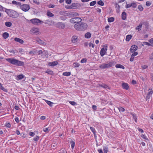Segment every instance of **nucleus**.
<instances>
[{
  "label": "nucleus",
  "instance_id": "nucleus-1",
  "mask_svg": "<svg viewBox=\"0 0 153 153\" xmlns=\"http://www.w3.org/2000/svg\"><path fill=\"white\" fill-rule=\"evenodd\" d=\"M7 61L13 65L17 66H22L24 65V63L13 58H8L6 59Z\"/></svg>",
  "mask_w": 153,
  "mask_h": 153
},
{
  "label": "nucleus",
  "instance_id": "nucleus-2",
  "mask_svg": "<svg viewBox=\"0 0 153 153\" xmlns=\"http://www.w3.org/2000/svg\"><path fill=\"white\" fill-rule=\"evenodd\" d=\"M74 27L75 29L78 31H84L86 30L88 27L86 23L82 22L81 24H76L74 25Z\"/></svg>",
  "mask_w": 153,
  "mask_h": 153
},
{
  "label": "nucleus",
  "instance_id": "nucleus-3",
  "mask_svg": "<svg viewBox=\"0 0 153 153\" xmlns=\"http://www.w3.org/2000/svg\"><path fill=\"white\" fill-rule=\"evenodd\" d=\"M5 12L9 16L13 18H17L19 16V14L18 13L12 10L6 9L5 10Z\"/></svg>",
  "mask_w": 153,
  "mask_h": 153
},
{
  "label": "nucleus",
  "instance_id": "nucleus-4",
  "mask_svg": "<svg viewBox=\"0 0 153 153\" xmlns=\"http://www.w3.org/2000/svg\"><path fill=\"white\" fill-rule=\"evenodd\" d=\"M116 63V62L112 61L109 62L108 63L101 65L99 67L101 69H105L109 68L114 66Z\"/></svg>",
  "mask_w": 153,
  "mask_h": 153
},
{
  "label": "nucleus",
  "instance_id": "nucleus-5",
  "mask_svg": "<svg viewBox=\"0 0 153 153\" xmlns=\"http://www.w3.org/2000/svg\"><path fill=\"white\" fill-rule=\"evenodd\" d=\"M102 48L101 49L100 54L101 56H103L106 53L108 49V46L107 44L102 45Z\"/></svg>",
  "mask_w": 153,
  "mask_h": 153
},
{
  "label": "nucleus",
  "instance_id": "nucleus-6",
  "mask_svg": "<svg viewBox=\"0 0 153 153\" xmlns=\"http://www.w3.org/2000/svg\"><path fill=\"white\" fill-rule=\"evenodd\" d=\"M82 19L79 17H75L71 19L70 20V22L72 23H77L82 21Z\"/></svg>",
  "mask_w": 153,
  "mask_h": 153
},
{
  "label": "nucleus",
  "instance_id": "nucleus-7",
  "mask_svg": "<svg viewBox=\"0 0 153 153\" xmlns=\"http://www.w3.org/2000/svg\"><path fill=\"white\" fill-rule=\"evenodd\" d=\"M30 33L31 34L37 35L39 33V30L38 28L33 27L30 30Z\"/></svg>",
  "mask_w": 153,
  "mask_h": 153
},
{
  "label": "nucleus",
  "instance_id": "nucleus-8",
  "mask_svg": "<svg viewBox=\"0 0 153 153\" xmlns=\"http://www.w3.org/2000/svg\"><path fill=\"white\" fill-rule=\"evenodd\" d=\"M20 9L25 12L27 11L30 9V6L27 4H23L20 6Z\"/></svg>",
  "mask_w": 153,
  "mask_h": 153
},
{
  "label": "nucleus",
  "instance_id": "nucleus-9",
  "mask_svg": "<svg viewBox=\"0 0 153 153\" xmlns=\"http://www.w3.org/2000/svg\"><path fill=\"white\" fill-rule=\"evenodd\" d=\"M31 23L34 25H38L39 23L42 22H43L38 19H33L30 20Z\"/></svg>",
  "mask_w": 153,
  "mask_h": 153
},
{
  "label": "nucleus",
  "instance_id": "nucleus-10",
  "mask_svg": "<svg viewBox=\"0 0 153 153\" xmlns=\"http://www.w3.org/2000/svg\"><path fill=\"white\" fill-rule=\"evenodd\" d=\"M33 39L36 41L40 45H46V43L45 42L42 41L39 37L34 38H33Z\"/></svg>",
  "mask_w": 153,
  "mask_h": 153
},
{
  "label": "nucleus",
  "instance_id": "nucleus-11",
  "mask_svg": "<svg viewBox=\"0 0 153 153\" xmlns=\"http://www.w3.org/2000/svg\"><path fill=\"white\" fill-rule=\"evenodd\" d=\"M79 40L78 37L76 36H73L71 39V42L74 43H76Z\"/></svg>",
  "mask_w": 153,
  "mask_h": 153
},
{
  "label": "nucleus",
  "instance_id": "nucleus-12",
  "mask_svg": "<svg viewBox=\"0 0 153 153\" xmlns=\"http://www.w3.org/2000/svg\"><path fill=\"white\" fill-rule=\"evenodd\" d=\"M138 47L137 46L135 45H132L130 49V51L131 53H133L137 49Z\"/></svg>",
  "mask_w": 153,
  "mask_h": 153
},
{
  "label": "nucleus",
  "instance_id": "nucleus-13",
  "mask_svg": "<svg viewBox=\"0 0 153 153\" xmlns=\"http://www.w3.org/2000/svg\"><path fill=\"white\" fill-rule=\"evenodd\" d=\"M138 53L137 52H134L131 55V57L130 59V61L131 62H133L134 60V57L138 55Z\"/></svg>",
  "mask_w": 153,
  "mask_h": 153
},
{
  "label": "nucleus",
  "instance_id": "nucleus-14",
  "mask_svg": "<svg viewBox=\"0 0 153 153\" xmlns=\"http://www.w3.org/2000/svg\"><path fill=\"white\" fill-rule=\"evenodd\" d=\"M57 27L61 29H64L65 27V25L62 22H58L56 24Z\"/></svg>",
  "mask_w": 153,
  "mask_h": 153
},
{
  "label": "nucleus",
  "instance_id": "nucleus-15",
  "mask_svg": "<svg viewBox=\"0 0 153 153\" xmlns=\"http://www.w3.org/2000/svg\"><path fill=\"white\" fill-rule=\"evenodd\" d=\"M122 86L123 89L126 90H128L129 88L128 84L125 82H123L122 83Z\"/></svg>",
  "mask_w": 153,
  "mask_h": 153
},
{
  "label": "nucleus",
  "instance_id": "nucleus-16",
  "mask_svg": "<svg viewBox=\"0 0 153 153\" xmlns=\"http://www.w3.org/2000/svg\"><path fill=\"white\" fill-rule=\"evenodd\" d=\"M24 77L25 76L23 74H21L17 75L16 78V79L18 81L23 79L24 78Z\"/></svg>",
  "mask_w": 153,
  "mask_h": 153
},
{
  "label": "nucleus",
  "instance_id": "nucleus-17",
  "mask_svg": "<svg viewBox=\"0 0 153 153\" xmlns=\"http://www.w3.org/2000/svg\"><path fill=\"white\" fill-rule=\"evenodd\" d=\"M14 40L15 41L19 42L21 44H23L24 43V41L22 39L18 38H15L14 39Z\"/></svg>",
  "mask_w": 153,
  "mask_h": 153
},
{
  "label": "nucleus",
  "instance_id": "nucleus-18",
  "mask_svg": "<svg viewBox=\"0 0 153 153\" xmlns=\"http://www.w3.org/2000/svg\"><path fill=\"white\" fill-rule=\"evenodd\" d=\"M58 64V62L54 61L52 62H50L48 63V65L50 66H54L57 65Z\"/></svg>",
  "mask_w": 153,
  "mask_h": 153
},
{
  "label": "nucleus",
  "instance_id": "nucleus-19",
  "mask_svg": "<svg viewBox=\"0 0 153 153\" xmlns=\"http://www.w3.org/2000/svg\"><path fill=\"white\" fill-rule=\"evenodd\" d=\"M91 34L89 32L86 33L85 34V37L86 39H89L91 37Z\"/></svg>",
  "mask_w": 153,
  "mask_h": 153
},
{
  "label": "nucleus",
  "instance_id": "nucleus-20",
  "mask_svg": "<svg viewBox=\"0 0 153 153\" xmlns=\"http://www.w3.org/2000/svg\"><path fill=\"white\" fill-rule=\"evenodd\" d=\"M126 18V13L125 12H123L122 14V19L123 20H125Z\"/></svg>",
  "mask_w": 153,
  "mask_h": 153
},
{
  "label": "nucleus",
  "instance_id": "nucleus-21",
  "mask_svg": "<svg viewBox=\"0 0 153 153\" xmlns=\"http://www.w3.org/2000/svg\"><path fill=\"white\" fill-rule=\"evenodd\" d=\"M132 36L131 35H128L126 36V40L127 42L129 41L131 39Z\"/></svg>",
  "mask_w": 153,
  "mask_h": 153
},
{
  "label": "nucleus",
  "instance_id": "nucleus-22",
  "mask_svg": "<svg viewBox=\"0 0 153 153\" xmlns=\"http://www.w3.org/2000/svg\"><path fill=\"white\" fill-rule=\"evenodd\" d=\"M100 86L104 88L110 89V88L105 84H103L102 85H100Z\"/></svg>",
  "mask_w": 153,
  "mask_h": 153
},
{
  "label": "nucleus",
  "instance_id": "nucleus-23",
  "mask_svg": "<svg viewBox=\"0 0 153 153\" xmlns=\"http://www.w3.org/2000/svg\"><path fill=\"white\" fill-rule=\"evenodd\" d=\"M51 127L49 126L48 128H44L43 129V131L45 132H48L51 129Z\"/></svg>",
  "mask_w": 153,
  "mask_h": 153
},
{
  "label": "nucleus",
  "instance_id": "nucleus-24",
  "mask_svg": "<svg viewBox=\"0 0 153 153\" xmlns=\"http://www.w3.org/2000/svg\"><path fill=\"white\" fill-rule=\"evenodd\" d=\"M115 67L117 68H122L123 69H125L124 67L123 66V65H121V64H117L115 65Z\"/></svg>",
  "mask_w": 153,
  "mask_h": 153
},
{
  "label": "nucleus",
  "instance_id": "nucleus-25",
  "mask_svg": "<svg viewBox=\"0 0 153 153\" xmlns=\"http://www.w3.org/2000/svg\"><path fill=\"white\" fill-rule=\"evenodd\" d=\"M9 35L8 33L4 32L3 33L2 36L4 39H6L8 37Z\"/></svg>",
  "mask_w": 153,
  "mask_h": 153
},
{
  "label": "nucleus",
  "instance_id": "nucleus-26",
  "mask_svg": "<svg viewBox=\"0 0 153 153\" xmlns=\"http://www.w3.org/2000/svg\"><path fill=\"white\" fill-rule=\"evenodd\" d=\"M142 24L141 23H140L139 25L136 27L135 29L136 30H138V31H139L141 30L142 28Z\"/></svg>",
  "mask_w": 153,
  "mask_h": 153
},
{
  "label": "nucleus",
  "instance_id": "nucleus-27",
  "mask_svg": "<svg viewBox=\"0 0 153 153\" xmlns=\"http://www.w3.org/2000/svg\"><path fill=\"white\" fill-rule=\"evenodd\" d=\"M5 25L7 27H10L12 26V23L9 22H5Z\"/></svg>",
  "mask_w": 153,
  "mask_h": 153
},
{
  "label": "nucleus",
  "instance_id": "nucleus-28",
  "mask_svg": "<svg viewBox=\"0 0 153 153\" xmlns=\"http://www.w3.org/2000/svg\"><path fill=\"white\" fill-rule=\"evenodd\" d=\"M71 74V73L70 72H63V73L62 75L63 76H70Z\"/></svg>",
  "mask_w": 153,
  "mask_h": 153
},
{
  "label": "nucleus",
  "instance_id": "nucleus-29",
  "mask_svg": "<svg viewBox=\"0 0 153 153\" xmlns=\"http://www.w3.org/2000/svg\"><path fill=\"white\" fill-rule=\"evenodd\" d=\"M114 20V19L113 17L108 18V22H113Z\"/></svg>",
  "mask_w": 153,
  "mask_h": 153
},
{
  "label": "nucleus",
  "instance_id": "nucleus-30",
  "mask_svg": "<svg viewBox=\"0 0 153 153\" xmlns=\"http://www.w3.org/2000/svg\"><path fill=\"white\" fill-rule=\"evenodd\" d=\"M90 129L91 130V131L93 132V133L94 134V136H95L96 135V130H95V128L93 127H90Z\"/></svg>",
  "mask_w": 153,
  "mask_h": 153
},
{
  "label": "nucleus",
  "instance_id": "nucleus-31",
  "mask_svg": "<svg viewBox=\"0 0 153 153\" xmlns=\"http://www.w3.org/2000/svg\"><path fill=\"white\" fill-rule=\"evenodd\" d=\"M5 126L6 127L9 128H10L11 127V124L9 122H8L6 123Z\"/></svg>",
  "mask_w": 153,
  "mask_h": 153
},
{
  "label": "nucleus",
  "instance_id": "nucleus-32",
  "mask_svg": "<svg viewBox=\"0 0 153 153\" xmlns=\"http://www.w3.org/2000/svg\"><path fill=\"white\" fill-rule=\"evenodd\" d=\"M47 15L49 17H52L54 16V14L51 12L50 11H48L47 13Z\"/></svg>",
  "mask_w": 153,
  "mask_h": 153
},
{
  "label": "nucleus",
  "instance_id": "nucleus-33",
  "mask_svg": "<svg viewBox=\"0 0 153 153\" xmlns=\"http://www.w3.org/2000/svg\"><path fill=\"white\" fill-rule=\"evenodd\" d=\"M70 144L71 145V148L72 149H74L75 146V142L71 140L70 142Z\"/></svg>",
  "mask_w": 153,
  "mask_h": 153
},
{
  "label": "nucleus",
  "instance_id": "nucleus-34",
  "mask_svg": "<svg viewBox=\"0 0 153 153\" xmlns=\"http://www.w3.org/2000/svg\"><path fill=\"white\" fill-rule=\"evenodd\" d=\"M45 72L48 73V74H50L52 75L53 74V71L50 70L48 69L45 71Z\"/></svg>",
  "mask_w": 153,
  "mask_h": 153
},
{
  "label": "nucleus",
  "instance_id": "nucleus-35",
  "mask_svg": "<svg viewBox=\"0 0 153 153\" xmlns=\"http://www.w3.org/2000/svg\"><path fill=\"white\" fill-rule=\"evenodd\" d=\"M45 102L46 103L49 105L50 106H52V104H53V103L51 102L50 101L48 100H45Z\"/></svg>",
  "mask_w": 153,
  "mask_h": 153
},
{
  "label": "nucleus",
  "instance_id": "nucleus-36",
  "mask_svg": "<svg viewBox=\"0 0 153 153\" xmlns=\"http://www.w3.org/2000/svg\"><path fill=\"white\" fill-rule=\"evenodd\" d=\"M97 4L101 6H103L104 5V3L102 0H100L97 2Z\"/></svg>",
  "mask_w": 153,
  "mask_h": 153
},
{
  "label": "nucleus",
  "instance_id": "nucleus-37",
  "mask_svg": "<svg viewBox=\"0 0 153 153\" xmlns=\"http://www.w3.org/2000/svg\"><path fill=\"white\" fill-rule=\"evenodd\" d=\"M0 88L3 91H4L5 92H7V90L4 87H3L2 85L0 83Z\"/></svg>",
  "mask_w": 153,
  "mask_h": 153
},
{
  "label": "nucleus",
  "instance_id": "nucleus-38",
  "mask_svg": "<svg viewBox=\"0 0 153 153\" xmlns=\"http://www.w3.org/2000/svg\"><path fill=\"white\" fill-rule=\"evenodd\" d=\"M138 9L139 10L141 11L143 10V8L141 5H139L138 6Z\"/></svg>",
  "mask_w": 153,
  "mask_h": 153
},
{
  "label": "nucleus",
  "instance_id": "nucleus-39",
  "mask_svg": "<svg viewBox=\"0 0 153 153\" xmlns=\"http://www.w3.org/2000/svg\"><path fill=\"white\" fill-rule=\"evenodd\" d=\"M103 150L104 153H107L108 152V148L107 147H104Z\"/></svg>",
  "mask_w": 153,
  "mask_h": 153
},
{
  "label": "nucleus",
  "instance_id": "nucleus-40",
  "mask_svg": "<svg viewBox=\"0 0 153 153\" xmlns=\"http://www.w3.org/2000/svg\"><path fill=\"white\" fill-rule=\"evenodd\" d=\"M87 59L86 58H83L80 61V62L82 63H86L87 62Z\"/></svg>",
  "mask_w": 153,
  "mask_h": 153
},
{
  "label": "nucleus",
  "instance_id": "nucleus-41",
  "mask_svg": "<svg viewBox=\"0 0 153 153\" xmlns=\"http://www.w3.org/2000/svg\"><path fill=\"white\" fill-rule=\"evenodd\" d=\"M131 6L133 8H135L137 7V4L134 2L132 3L131 4Z\"/></svg>",
  "mask_w": 153,
  "mask_h": 153
},
{
  "label": "nucleus",
  "instance_id": "nucleus-42",
  "mask_svg": "<svg viewBox=\"0 0 153 153\" xmlns=\"http://www.w3.org/2000/svg\"><path fill=\"white\" fill-rule=\"evenodd\" d=\"M143 44L142 45V46H143L144 45H146L148 46H151V45L150 43H148L147 42H143Z\"/></svg>",
  "mask_w": 153,
  "mask_h": 153
},
{
  "label": "nucleus",
  "instance_id": "nucleus-43",
  "mask_svg": "<svg viewBox=\"0 0 153 153\" xmlns=\"http://www.w3.org/2000/svg\"><path fill=\"white\" fill-rule=\"evenodd\" d=\"M149 90H150V91L148 93L151 96L153 93V89H152L151 88H149Z\"/></svg>",
  "mask_w": 153,
  "mask_h": 153
},
{
  "label": "nucleus",
  "instance_id": "nucleus-44",
  "mask_svg": "<svg viewBox=\"0 0 153 153\" xmlns=\"http://www.w3.org/2000/svg\"><path fill=\"white\" fill-rule=\"evenodd\" d=\"M96 3V1H93L91 2L90 3V5L91 6L94 5Z\"/></svg>",
  "mask_w": 153,
  "mask_h": 153
},
{
  "label": "nucleus",
  "instance_id": "nucleus-45",
  "mask_svg": "<svg viewBox=\"0 0 153 153\" xmlns=\"http://www.w3.org/2000/svg\"><path fill=\"white\" fill-rule=\"evenodd\" d=\"M73 65L75 67H78L79 66L80 64L79 63L77 62H75L74 63Z\"/></svg>",
  "mask_w": 153,
  "mask_h": 153
},
{
  "label": "nucleus",
  "instance_id": "nucleus-46",
  "mask_svg": "<svg viewBox=\"0 0 153 153\" xmlns=\"http://www.w3.org/2000/svg\"><path fill=\"white\" fill-rule=\"evenodd\" d=\"M39 137L38 136H36L34 138L33 140L35 141H37L39 140Z\"/></svg>",
  "mask_w": 153,
  "mask_h": 153
},
{
  "label": "nucleus",
  "instance_id": "nucleus-47",
  "mask_svg": "<svg viewBox=\"0 0 153 153\" xmlns=\"http://www.w3.org/2000/svg\"><path fill=\"white\" fill-rule=\"evenodd\" d=\"M118 109L120 112H124L125 110V109L122 107H119Z\"/></svg>",
  "mask_w": 153,
  "mask_h": 153
},
{
  "label": "nucleus",
  "instance_id": "nucleus-48",
  "mask_svg": "<svg viewBox=\"0 0 153 153\" xmlns=\"http://www.w3.org/2000/svg\"><path fill=\"white\" fill-rule=\"evenodd\" d=\"M69 103L71 105H76V102L74 101H70L69 102Z\"/></svg>",
  "mask_w": 153,
  "mask_h": 153
},
{
  "label": "nucleus",
  "instance_id": "nucleus-49",
  "mask_svg": "<svg viewBox=\"0 0 153 153\" xmlns=\"http://www.w3.org/2000/svg\"><path fill=\"white\" fill-rule=\"evenodd\" d=\"M29 135L31 137H33L35 135V133L32 132H30L29 133Z\"/></svg>",
  "mask_w": 153,
  "mask_h": 153
},
{
  "label": "nucleus",
  "instance_id": "nucleus-50",
  "mask_svg": "<svg viewBox=\"0 0 153 153\" xmlns=\"http://www.w3.org/2000/svg\"><path fill=\"white\" fill-rule=\"evenodd\" d=\"M15 121L17 123H19V118L17 117H16L15 118Z\"/></svg>",
  "mask_w": 153,
  "mask_h": 153
},
{
  "label": "nucleus",
  "instance_id": "nucleus-51",
  "mask_svg": "<svg viewBox=\"0 0 153 153\" xmlns=\"http://www.w3.org/2000/svg\"><path fill=\"white\" fill-rule=\"evenodd\" d=\"M141 137L143 138V139H144L145 140H146L147 139V137L144 134H142L141 135Z\"/></svg>",
  "mask_w": 153,
  "mask_h": 153
},
{
  "label": "nucleus",
  "instance_id": "nucleus-52",
  "mask_svg": "<svg viewBox=\"0 0 153 153\" xmlns=\"http://www.w3.org/2000/svg\"><path fill=\"white\" fill-rule=\"evenodd\" d=\"M33 3L39 5L40 4L39 2L37 1V0H33Z\"/></svg>",
  "mask_w": 153,
  "mask_h": 153
},
{
  "label": "nucleus",
  "instance_id": "nucleus-53",
  "mask_svg": "<svg viewBox=\"0 0 153 153\" xmlns=\"http://www.w3.org/2000/svg\"><path fill=\"white\" fill-rule=\"evenodd\" d=\"M40 118L41 120H44L46 118V117L44 116H42L40 117Z\"/></svg>",
  "mask_w": 153,
  "mask_h": 153
},
{
  "label": "nucleus",
  "instance_id": "nucleus-54",
  "mask_svg": "<svg viewBox=\"0 0 153 153\" xmlns=\"http://www.w3.org/2000/svg\"><path fill=\"white\" fill-rule=\"evenodd\" d=\"M89 47L91 46L93 48H94V44H93V43H91V42H90L89 43Z\"/></svg>",
  "mask_w": 153,
  "mask_h": 153
},
{
  "label": "nucleus",
  "instance_id": "nucleus-55",
  "mask_svg": "<svg viewBox=\"0 0 153 153\" xmlns=\"http://www.w3.org/2000/svg\"><path fill=\"white\" fill-rule=\"evenodd\" d=\"M55 5L54 4H50L48 6V7L50 8H53L54 7Z\"/></svg>",
  "mask_w": 153,
  "mask_h": 153
},
{
  "label": "nucleus",
  "instance_id": "nucleus-56",
  "mask_svg": "<svg viewBox=\"0 0 153 153\" xmlns=\"http://www.w3.org/2000/svg\"><path fill=\"white\" fill-rule=\"evenodd\" d=\"M131 7V4H126V7L127 8H129Z\"/></svg>",
  "mask_w": 153,
  "mask_h": 153
},
{
  "label": "nucleus",
  "instance_id": "nucleus-57",
  "mask_svg": "<svg viewBox=\"0 0 153 153\" xmlns=\"http://www.w3.org/2000/svg\"><path fill=\"white\" fill-rule=\"evenodd\" d=\"M65 2L67 4H70L71 2V0H65Z\"/></svg>",
  "mask_w": 153,
  "mask_h": 153
},
{
  "label": "nucleus",
  "instance_id": "nucleus-58",
  "mask_svg": "<svg viewBox=\"0 0 153 153\" xmlns=\"http://www.w3.org/2000/svg\"><path fill=\"white\" fill-rule=\"evenodd\" d=\"M149 41L151 44H153V38L150 39Z\"/></svg>",
  "mask_w": 153,
  "mask_h": 153
},
{
  "label": "nucleus",
  "instance_id": "nucleus-59",
  "mask_svg": "<svg viewBox=\"0 0 153 153\" xmlns=\"http://www.w3.org/2000/svg\"><path fill=\"white\" fill-rule=\"evenodd\" d=\"M151 4V3L150 1H147L146 2V6H150Z\"/></svg>",
  "mask_w": 153,
  "mask_h": 153
},
{
  "label": "nucleus",
  "instance_id": "nucleus-60",
  "mask_svg": "<svg viewBox=\"0 0 153 153\" xmlns=\"http://www.w3.org/2000/svg\"><path fill=\"white\" fill-rule=\"evenodd\" d=\"M137 129H138V131L140 132H141V133H143L144 132L143 130L141 128H137Z\"/></svg>",
  "mask_w": 153,
  "mask_h": 153
},
{
  "label": "nucleus",
  "instance_id": "nucleus-61",
  "mask_svg": "<svg viewBox=\"0 0 153 153\" xmlns=\"http://www.w3.org/2000/svg\"><path fill=\"white\" fill-rule=\"evenodd\" d=\"M14 108L17 110H19L20 109L18 106L15 105L14 107Z\"/></svg>",
  "mask_w": 153,
  "mask_h": 153
},
{
  "label": "nucleus",
  "instance_id": "nucleus-62",
  "mask_svg": "<svg viewBox=\"0 0 153 153\" xmlns=\"http://www.w3.org/2000/svg\"><path fill=\"white\" fill-rule=\"evenodd\" d=\"M92 109L94 110H96L97 108V106L95 105H93L92 106Z\"/></svg>",
  "mask_w": 153,
  "mask_h": 153
},
{
  "label": "nucleus",
  "instance_id": "nucleus-63",
  "mask_svg": "<svg viewBox=\"0 0 153 153\" xmlns=\"http://www.w3.org/2000/svg\"><path fill=\"white\" fill-rule=\"evenodd\" d=\"M141 67L143 69H145L147 68L148 66L146 65H144L142 66Z\"/></svg>",
  "mask_w": 153,
  "mask_h": 153
},
{
  "label": "nucleus",
  "instance_id": "nucleus-64",
  "mask_svg": "<svg viewBox=\"0 0 153 153\" xmlns=\"http://www.w3.org/2000/svg\"><path fill=\"white\" fill-rule=\"evenodd\" d=\"M149 58L150 59H153V52L150 54Z\"/></svg>",
  "mask_w": 153,
  "mask_h": 153
}]
</instances>
